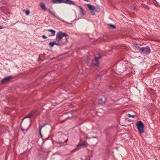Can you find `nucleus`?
Wrapping results in <instances>:
<instances>
[{"instance_id": "f257e3e1", "label": "nucleus", "mask_w": 160, "mask_h": 160, "mask_svg": "<svg viewBox=\"0 0 160 160\" xmlns=\"http://www.w3.org/2000/svg\"><path fill=\"white\" fill-rule=\"evenodd\" d=\"M136 126L140 134L144 133V126L142 121H139L137 122L136 124Z\"/></svg>"}, {"instance_id": "f03ea898", "label": "nucleus", "mask_w": 160, "mask_h": 160, "mask_svg": "<svg viewBox=\"0 0 160 160\" xmlns=\"http://www.w3.org/2000/svg\"><path fill=\"white\" fill-rule=\"evenodd\" d=\"M63 37H65L66 39H67L68 38V35L65 32H58L56 35L57 41L58 42L61 40Z\"/></svg>"}, {"instance_id": "7ed1b4c3", "label": "nucleus", "mask_w": 160, "mask_h": 160, "mask_svg": "<svg viewBox=\"0 0 160 160\" xmlns=\"http://www.w3.org/2000/svg\"><path fill=\"white\" fill-rule=\"evenodd\" d=\"M140 52L142 53L148 54L150 53L151 50L149 46H147L140 48Z\"/></svg>"}, {"instance_id": "20e7f679", "label": "nucleus", "mask_w": 160, "mask_h": 160, "mask_svg": "<svg viewBox=\"0 0 160 160\" xmlns=\"http://www.w3.org/2000/svg\"><path fill=\"white\" fill-rule=\"evenodd\" d=\"M87 6L88 8L89 9L91 10L90 11L91 13L93 15H95L94 11H96V8L95 7L90 4H87Z\"/></svg>"}, {"instance_id": "39448f33", "label": "nucleus", "mask_w": 160, "mask_h": 160, "mask_svg": "<svg viewBox=\"0 0 160 160\" xmlns=\"http://www.w3.org/2000/svg\"><path fill=\"white\" fill-rule=\"evenodd\" d=\"M65 136L62 134L60 136L59 139L56 142L57 143H59L60 144H62L64 142H65L67 139H63L64 137Z\"/></svg>"}, {"instance_id": "423d86ee", "label": "nucleus", "mask_w": 160, "mask_h": 160, "mask_svg": "<svg viewBox=\"0 0 160 160\" xmlns=\"http://www.w3.org/2000/svg\"><path fill=\"white\" fill-rule=\"evenodd\" d=\"M99 103L103 105L107 101V98L104 97L102 96L98 99Z\"/></svg>"}, {"instance_id": "0eeeda50", "label": "nucleus", "mask_w": 160, "mask_h": 160, "mask_svg": "<svg viewBox=\"0 0 160 160\" xmlns=\"http://www.w3.org/2000/svg\"><path fill=\"white\" fill-rule=\"evenodd\" d=\"M12 78V76H9L4 78L1 81V83L2 84L5 83L6 82Z\"/></svg>"}, {"instance_id": "6e6552de", "label": "nucleus", "mask_w": 160, "mask_h": 160, "mask_svg": "<svg viewBox=\"0 0 160 160\" xmlns=\"http://www.w3.org/2000/svg\"><path fill=\"white\" fill-rule=\"evenodd\" d=\"M101 58V56L100 54L98 55V57L95 58V61L96 62L95 63H93V65L94 66H97L98 65V60L99 59Z\"/></svg>"}, {"instance_id": "1a4fd4ad", "label": "nucleus", "mask_w": 160, "mask_h": 160, "mask_svg": "<svg viewBox=\"0 0 160 160\" xmlns=\"http://www.w3.org/2000/svg\"><path fill=\"white\" fill-rule=\"evenodd\" d=\"M78 7L79 8L80 10L79 11L80 13L83 16L85 15L86 14V12L84 9L81 6H78Z\"/></svg>"}, {"instance_id": "9d476101", "label": "nucleus", "mask_w": 160, "mask_h": 160, "mask_svg": "<svg viewBox=\"0 0 160 160\" xmlns=\"http://www.w3.org/2000/svg\"><path fill=\"white\" fill-rule=\"evenodd\" d=\"M87 142L86 141H84L82 143H80L79 144H78V145L77 147L75 149L76 150H78L79 148H80L81 146L84 145L85 144H86Z\"/></svg>"}, {"instance_id": "9b49d317", "label": "nucleus", "mask_w": 160, "mask_h": 160, "mask_svg": "<svg viewBox=\"0 0 160 160\" xmlns=\"http://www.w3.org/2000/svg\"><path fill=\"white\" fill-rule=\"evenodd\" d=\"M63 3H66L70 5H75V3L73 1L71 0H64Z\"/></svg>"}, {"instance_id": "f8f14e48", "label": "nucleus", "mask_w": 160, "mask_h": 160, "mask_svg": "<svg viewBox=\"0 0 160 160\" xmlns=\"http://www.w3.org/2000/svg\"><path fill=\"white\" fill-rule=\"evenodd\" d=\"M52 2L53 3H63L64 0H52Z\"/></svg>"}, {"instance_id": "ddd939ff", "label": "nucleus", "mask_w": 160, "mask_h": 160, "mask_svg": "<svg viewBox=\"0 0 160 160\" xmlns=\"http://www.w3.org/2000/svg\"><path fill=\"white\" fill-rule=\"evenodd\" d=\"M48 11L52 15L54 18H58V17H57L55 13L54 12H53L50 10L49 9H48Z\"/></svg>"}, {"instance_id": "4468645a", "label": "nucleus", "mask_w": 160, "mask_h": 160, "mask_svg": "<svg viewBox=\"0 0 160 160\" xmlns=\"http://www.w3.org/2000/svg\"><path fill=\"white\" fill-rule=\"evenodd\" d=\"M47 31L48 32H50L52 33L51 35H49V36H53L55 35L56 32L55 30L52 29H48Z\"/></svg>"}, {"instance_id": "2eb2a0df", "label": "nucleus", "mask_w": 160, "mask_h": 160, "mask_svg": "<svg viewBox=\"0 0 160 160\" xmlns=\"http://www.w3.org/2000/svg\"><path fill=\"white\" fill-rule=\"evenodd\" d=\"M40 6L41 8L43 10H48V9L45 7V4L43 3H40Z\"/></svg>"}, {"instance_id": "dca6fc26", "label": "nucleus", "mask_w": 160, "mask_h": 160, "mask_svg": "<svg viewBox=\"0 0 160 160\" xmlns=\"http://www.w3.org/2000/svg\"><path fill=\"white\" fill-rule=\"evenodd\" d=\"M37 110L32 111L29 113V114L31 115V116H33L34 114L37 112Z\"/></svg>"}, {"instance_id": "f3484780", "label": "nucleus", "mask_w": 160, "mask_h": 160, "mask_svg": "<svg viewBox=\"0 0 160 160\" xmlns=\"http://www.w3.org/2000/svg\"><path fill=\"white\" fill-rule=\"evenodd\" d=\"M47 124H44L43 126H41V127L40 128L39 130V134H40V135L42 137V134H41V129L43 127L45 126Z\"/></svg>"}, {"instance_id": "a211bd4d", "label": "nucleus", "mask_w": 160, "mask_h": 160, "mask_svg": "<svg viewBox=\"0 0 160 160\" xmlns=\"http://www.w3.org/2000/svg\"><path fill=\"white\" fill-rule=\"evenodd\" d=\"M47 124H44L43 126H41V127L40 128L39 130V134H40V135L42 137V134H41V129L43 127L45 126Z\"/></svg>"}, {"instance_id": "6ab92c4d", "label": "nucleus", "mask_w": 160, "mask_h": 160, "mask_svg": "<svg viewBox=\"0 0 160 160\" xmlns=\"http://www.w3.org/2000/svg\"><path fill=\"white\" fill-rule=\"evenodd\" d=\"M32 116H31V115H30V114H29V113L22 120V122H21V123L22 122L23 120L26 118H30Z\"/></svg>"}, {"instance_id": "aec40b11", "label": "nucleus", "mask_w": 160, "mask_h": 160, "mask_svg": "<svg viewBox=\"0 0 160 160\" xmlns=\"http://www.w3.org/2000/svg\"><path fill=\"white\" fill-rule=\"evenodd\" d=\"M134 47H135L137 49H139L140 51V48H141L139 46V45H138V44L134 45Z\"/></svg>"}, {"instance_id": "412c9836", "label": "nucleus", "mask_w": 160, "mask_h": 160, "mask_svg": "<svg viewBox=\"0 0 160 160\" xmlns=\"http://www.w3.org/2000/svg\"><path fill=\"white\" fill-rule=\"evenodd\" d=\"M128 115H127L128 117L129 118H135V115H131L129 114H128Z\"/></svg>"}, {"instance_id": "4be33fe9", "label": "nucleus", "mask_w": 160, "mask_h": 160, "mask_svg": "<svg viewBox=\"0 0 160 160\" xmlns=\"http://www.w3.org/2000/svg\"><path fill=\"white\" fill-rule=\"evenodd\" d=\"M109 26L112 29H115L116 28V27L113 25L110 24Z\"/></svg>"}, {"instance_id": "5701e85b", "label": "nucleus", "mask_w": 160, "mask_h": 160, "mask_svg": "<svg viewBox=\"0 0 160 160\" xmlns=\"http://www.w3.org/2000/svg\"><path fill=\"white\" fill-rule=\"evenodd\" d=\"M49 45L52 47H53L54 45V42H49Z\"/></svg>"}, {"instance_id": "b1692460", "label": "nucleus", "mask_w": 160, "mask_h": 160, "mask_svg": "<svg viewBox=\"0 0 160 160\" xmlns=\"http://www.w3.org/2000/svg\"><path fill=\"white\" fill-rule=\"evenodd\" d=\"M30 13L29 11V10H27L25 11V13L27 15H28Z\"/></svg>"}, {"instance_id": "393cba45", "label": "nucleus", "mask_w": 160, "mask_h": 160, "mask_svg": "<svg viewBox=\"0 0 160 160\" xmlns=\"http://www.w3.org/2000/svg\"><path fill=\"white\" fill-rule=\"evenodd\" d=\"M109 88L110 90H112L113 89V86H109Z\"/></svg>"}, {"instance_id": "a878e982", "label": "nucleus", "mask_w": 160, "mask_h": 160, "mask_svg": "<svg viewBox=\"0 0 160 160\" xmlns=\"http://www.w3.org/2000/svg\"><path fill=\"white\" fill-rule=\"evenodd\" d=\"M42 38H43V39H46V38H47V37L45 36V35H42Z\"/></svg>"}, {"instance_id": "bb28decb", "label": "nucleus", "mask_w": 160, "mask_h": 160, "mask_svg": "<svg viewBox=\"0 0 160 160\" xmlns=\"http://www.w3.org/2000/svg\"><path fill=\"white\" fill-rule=\"evenodd\" d=\"M20 127H21V130L22 131V132H24L25 131V130L23 129L21 126V124L20 125Z\"/></svg>"}, {"instance_id": "cd10ccee", "label": "nucleus", "mask_w": 160, "mask_h": 160, "mask_svg": "<svg viewBox=\"0 0 160 160\" xmlns=\"http://www.w3.org/2000/svg\"><path fill=\"white\" fill-rule=\"evenodd\" d=\"M54 45H60V44H59V42L56 43L55 42H54Z\"/></svg>"}, {"instance_id": "c85d7f7f", "label": "nucleus", "mask_w": 160, "mask_h": 160, "mask_svg": "<svg viewBox=\"0 0 160 160\" xmlns=\"http://www.w3.org/2000/svg\"><path fill=\"white\" fill-rule=\"evenodd\" d=\"M30 126H31V124H30V125H29V127H28V128H27V129L26 130V131H28V130L29 128H30Z\"/></svg>"}, {"instance_id": "c756f323", "label": "nucleus", "mask_w": 160, "mask_h": 160, "mask_svg": "<svg viewBox=\"0 0 160 160\" xmlns=\"http://www.w3.org/2000/svg\"><path fill=\"white\" fill-rule=\"evenodd\" d=\"M3 28V27L1 26H0V29H2Z\"/></svg>"}, {"instance_id": "7c9ffc66", "label": "nucleus", "mask_w": 160, "mask_h": 160, "mask_svg": "<svg viewBox=\"0 0 160 160\" xmlns=\"http://www.w3.org/2000/svg\"><path fill=\"white\" fill-rule=\"evenodd\" d=\"M158 150H160V147L158 148Z\"/></svg>"}, {"instance_id": "2f4dec72", "label": "nucleus", "mask_w": 160, "mask_h": 160, "mask_svg": "<svg viewBox=\"0 0 160 160\" xmlns=\"http://www.w3.org/2000/svg\"><path fill=\"white\" fill-rule=\"evenodd\" d=\"M136 8V7H134V9H135Z\"/></svg>"}, {"instance_id": "473e14b6", "label": "nucleus", "mask_w": 160, "mask_h": 160, "mask_svg": "<svg viewBox=\"0 0 160 160\" xmlns=\"http://www.w3.org/2000/svg\"><path fill=\"white\" fill-rule=\"evenodd\" d=\"M153 1H155V2H156V1L155 0H153Z\"/></svg>"}]
</instances>
